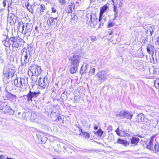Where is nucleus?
<instances>
[{
  "instance_id": "nucleus-61",
  "label": "nucleus",
  "mask_w": 159,
  "mask_h": 159,
  "mask_svg": "<svg viewBox=\"0 0 159 159\" xmlns=\"http://www.w3.org/2000/svg\"><path fill=\"white\" fill-rule=\"evenodd\" d=\"M112 0V1L114 3V2L113 1V0Z\"/></svg>"
},
{
  "instance_id": "nucleus-51",
  "label": "nucleus",
  "mask_w": 159,
  "mask_h": 159,
  "mask_svg": "<svg viewBox=\"0 0 159 159\" xmlns=\"http://www.w3.org/2000/svg\"><path fill=\"white\" fill-rule=\"evenodd\" d=\"M95 39H96V38L95 37H91V40L92 41H93V40L94 41L95 40Z\"/></svg>"
},
{
  "instance_id": "nucleus-16",
  "label": "nucleus",
  "mask_w": 159,
  "mask_h": 159,
  "mask_svg": "<svg viewBox=\"0 0 159 159\" xmlns=\"http://www.w3.org/2000/svg\"><path fill=\"white\" fill-rule=\"evenodd\" d=\"M7 2V3L8 10L9 11V8H12V0H3L2 3L4 7L6 6Z\"/></svg>"
},
{
  "instance_id": "nucleus-54",
  "label": "nucleus",
  "mask_w": 159,
  "mask_h": 159,
  "mask_svg": "<svg viewBox=\"0 0 159 159\" xmlns=\"http://www.w3.org/2000/svg\"><path fill=\"white\" fill-rule=\"evenodd\" d=\"M157 42L158 44H159V36L157 38Z\"/></svg>"
},
{
  "instance_id": "nucleus-62",
  "label": "nucleus",
  "mask_w": 159,
  "mask_h": 159,
  "mask_svg": "<svg viewBox=\"0 0 159 159\" xmlns=\"http://www.w3.org/2000/svg\"><path fill=\"white\" fill-rule=\"evenodd\" d=\"M5 90H6V91H7V89H6V88L5 89Z\"/></svg>"
},
{
  "instance_id": "nucleus-29",
  "label": "nucleus",
  "mask_w": 159,
  "mask_h": 159,
  "mask_svg": "<svg viewBox=\"0 0 159 159\" xmlns=\"http://www.w3.org/2000/svg\"><path fill=\"white\" fill-rule=\"evenodd\" d=\"M94 133L98 136H101L103 133V131L101 129H98L96 132L94 131Z\"/></svg>"
},
{
  "instance_id": "nucleus-44",
  "label": "nucleus",
  "mask_w": 159,
  "mask_h": 159,
  "mask_svg": "<svg viewBox=\"0 0 159 159\" xmlns=\"http://www.w3.org/2000/svg\"><path fill=\"white\" fill-rule=\"evenodd\" d=\"M119 128H117V129L115 130L117 134L118 135H120V133H119Z\"/></svg>"
},
{
  "instance_id": "nucleus-19",
  "label": "nucleus",
  "mask_w": 159,
  "mask_h": 159,
  "mask_svg": "<svg viewBox=\"0 0 159 159\" xmlns=\"http://www.w3.org/2000/svg\"><path fill=\"white\" fill-rule=\"evenodd\" d=\"M87 65L86 63H84L81 66L80 71L81 75L84 74L87 72Z\"/></svg>"
},
{
  "instance_id": "nucleus-52",
  "label": "nucleus",
  "mask_w": 159,
  "mask_h": 159,
  "mask_svg": "<svg viewBox=\"0 0 159 159\" xmlns=\"http://www.w3.org/2000/svg\"><path fill=\"white\" fill-rule=\"evenodd\" d=\"M38 28L37 26H36L35 28V30L36 31V32H38L39 31V30H38Z\"/></svg>"
},
{
  "instance_id": "nucleus-7",
  "label": "nucleus",
  "mask_w": 159,
  "mask_h": 159,
  "mask_svg": "<svg viewBox=\"0 0 159 159\" xmlns=\"http://www.w3.org/2000/svg\"><path fill=\"white\" fill-rule=\"evenodd\" d=\"M108 75L106 71H102L99 72L96 75L98 79V80L103 81L107 79V76Z\"/></svg>"
},
{
  "instance_id": "nucleus-13",
  "label": "nucleus",
  "mask_w": 159,
  "mask_h": 159,
  "mask_svg": "<svg viewBox=\"0 0 159 159\" xmlns=\"http://www.w3.org/2000/svg\"><path fill=\"white\" fill-rule=\"evenodd\" d=\"M154 50L155 47L154 46L150 44L148 45L147 47V51L149 54L153 55L154 54Z\"/></svg>"
},
{
  "instance_id": "nucleus-30",
  "label": "nucleus",
  "mask_w": 159,
  "mask_h": 159,
  "mask_svg": "<svg viewBox=\"0 0 159 159\" xmlns=\"http://www.w3.org/2000/svg\"><path fill=\"white\" fill-rule=\"evenodd\" d=\"M123 111H121L119 114H116V116L117 117H119L120 119H124Z\"/></svg>"
},
{
  "instance_id": "nucleus-22",
  "label": "nucleus",
  "mask_w": 159,
  "mask_h": 159,
  "mask_svg": "<svg viewBox=\"0 0 159 159\" xmlns=\"http://www.w3.org/2000/svg\"><path fill=\"white\" fill-rule=\"evenodd\" d=\"M140 139L138 138L133 137L131 139V143L134 145H137Z\"/></svg>"
},
{
  "instance_id": "nucleus-1",
  "label": "nucleus",
  "mask_w": 159,
  "mask_h": 159,
  "mask_svg": "<svg viewBox=\"0 0 159 159\" xmlns=\"http://www.w3.org/2000/svg\"><path fill=\"white\" fill-rule=\"evenodd\" d=\"M71 67L70 71L71 74L76 72L78 68L80 63V57L78 55H74L71 59Z\"/></svg>"
},
{
  "instance_id": "nucleus-35",
  "label": "nucleus",
  "mask_w": 159,
  "mask_h": 159,
  "mask_svg": "<svg viewBox=\"0 0 159 159\" xmlns=\"http://www.w3.org/2000/svg\"><path fill=\"white\" fill-rule=\"evenodd\" d=\"M154 84L156 88L159 89V79L156 80L154 82Z\"/></svg>"
},
{
  "instance_id": "nucleus-60",
  "label": "nucleus",
  "mask_w": 159,
  "mask_h": 159,
  "mask_svg": "<svg viewBox=\"0 0 159 159\" xmlns=\"http://www.w3.org/2000/svg\"><path fill=\"white\" fill-rule=\"evenodd\" d=\"M6 159H13V158L7 157Z\"/></svg>"
},
{
  "instance_id": "nucleus-33",
  "label": "nucleus",
  "mask_w": 159,
  "mask_h": 159,
  "mask_svg": "<svg viewBox=\"0 0 159 159\" xmlns=\"http://www.w3.org/2000/svg\"><path fill=\"white\" fill-rule=\"evenodd\" d=\"M147 32H150V35H152L154 32L153 28L151 26L149 27L148 29Z\"/></svg>"
},
{
  "instance_id": "nucleus-39",
  "label": "nucleus",
  "mask_w": 159,
  "mask_h": 159,
  "mask_svg": "<svg viewBox=\"0 0 159 159\" xmlns=\"http://www.w3.org/2000/svg\"><path fill=\"white\" fill-rule=\"evenodd\" d=\"M108 27H112L114 25V23L110 20L108 21Z\"/></svg>"
},
{
  "instance_id": "nucleus-25",
  "label": "nucleus",
  "mask_w": 159,
  "mask_h": 159,
  "mask_svg": "<svg viewBox=\"0 0 159 159\" xmlns=\"http://www.w3.org/2000/svg\"><path fill=\"white\" fill-rule=\"evenodd\" d=\"M25 28L24 25L23 24V23L22 21H20L18 22V24L17 25V29L19 30H21L22 31H23Z\"/></svg>"
},
{
  "instance_id": "nucleus-2",
  "label": "nucleus",
  "mask_w": 159,
  "mask_h": 159,
  "mask_svg": "<svg viewBox=\"0 0 159 159\" xmlns=\"http://www.w3.org/2000/svg\"><path fill=\"white\" fill-rule=\"evenodd\" d=\"M86 17L87 18V21L90 27L93 28L97 23V18L95 14L88 13L86 14Z\"/></svg>"
},
{
  "instance_id": "nucleus-12",
  "label": "nucleus",
  "mask_w": 159,
  "mask_h": 159,
  "mask_svg": "<svg viewBox=\"0 0 159 159\" xmlns=\"http://www.w3.org/2000/svg\"><path fill=\"white\" fill-rule=\"evenodd\" d=\"M4 108L3 113L5 114H7L10 115H12L14 114V111L9 106H8L7 104Z\"/></svg>"
},
{
  "instance_id": "nucleus-21",
  "label": "nucleus",
  "mask_w": 159,
  "mask_h": 159,
  "mask_svg": "<svg viewBox=\"0 0 159 159\" xmlns=\"http://www.w3.org/2000/svg\"><path fill=\"white\" fill-rule=\"evenodd\" d=\"M117 142L119 144H122L124 146H126L129 145V143L127 141L123 139H119L117 140Z\"/></svg>"
},
{
  "instance_id": "nucleus-23",
  "label": "nucleus",
  "mask_w": 159,
  "mask_h": 159,
  "mask_svg": "<svg viewBox=\"0 0 159 159\" xmlns=\"http://www.w3.org/2000/svg\"><path fill=\"white\" fill-rule=\"evenodd\" d=\"M25 5L27 9L29 11L32 13L34 12L33 9L32 8V5H30L28 2L25 3Z\"/></svg>"
},
{
  "instance_id": "nucleus-59",
  "label": "nucleus",
  "mask_w": 159,
  "mask_h": 159,
  "mask_svg": "<svg viewBox=\"0 0 159 159\" xmlns=\"http://www.w3.org/2000/svg\"><path fill=\"white\" fill-rule=\"evenodd\" d=\"M84 49V47L83 46L81 47V50H82V49L83 50Z\"/></svg>"
},
{
  "instance_id": "nucleus-41",
  "label": "nucleus",
  "mask_w": 159,
  "mask_h": 159,
  "mask_svg": "<svg viewBox=\"0 0 159 159\" xmlns=\"http://www.w3.org/2000/svg\"><path fill=\"white\" fill-rule=\"evenodd\" d=\"M138 118L142 120V118L143 119L144 118V115L142 113H140L138 115Z\"/></svg>"
},
{
  "instance_id": "nucleus-17",
  "label": "nucleus",
  "mask_w": 159,
  "mask_h": 159,
  "mask_svg": "<svg viewBox=\"0 0 159 159\" xmlns=\"http://www.w3.org/2000/svg\"><path fill=\"white\" fill-rule=\"evenodd\" d=\"M107 20V17L104 16L103 15L101 16L100 15H99L98 20L100 23V27H101V25L103 26L104 23L106 22Z\"/></svg>"
},
{
  "instance_id": "nucleus-55",
  "label": "nucleus",
  "mask_w": 159,
  "mask_h": 159,
  "mask_svg": "<svg viewBox=\"0 0 159 159\" xmlns=\"http://www.w3.org/2000/svg\"><path fill=\"white\" fill-rule=\"evenodd\" d=\"M98 127L97 126H94V129L97 130L98 129Z\"/></svg>"
},
{
  "instance_id": "nucleus-56",
  "label": "nucleus",
  "mask_w": 159,
  "mask_h": 159,
  "mask_svg": "<svg viewBox=\"0 0 159 159\" xmlns=\"http://www.w3.org/2000/svg\"><path fill=\"white\" fill-rule=\"evenodd\" d=\"M28 25H29L28 23H27L26 24V28L27 29L28 28Z\"/></svg>"
},
{
  "instance_id": "nucleus-37",
  "label": "nucleus",
  "mask_w": 159,
  "mask_h": 159,
  "mask_svg": "<svg viewBox=\"0 0 159 159\" xmlns=\"http://www.w3.org/2000/svg\"><path fill=\"white\" fill-rule=\"evenodd\" d=\"M95 70V69L94 68L91 69L89 72V75H93L94 73Z\"/></svg>"
},
{
  "instance_id": "nucleus-53",
  "label": "nucleus",
  "mask_w": 159,
  "mask_h": 159,
  "mask_svg": "<svg viewBox=\"0 0 159 159\" xmlns=\"http://www.w3.org/2000/svg\"><path fill=\"white\" fill-rule=\"evenodd\" d=\"M90 3H93L95 1V0H89Z\"/></svg>"
},
{
  "instance_id": "nucleus-47",
  "label": "nucleus",
  "mask_w": 159,
  "mask_h": 159,
  "mask_svg": "<svg viewBox=\"0 0 159 159\" xmlns=\"http://www.w3.org/2000/svg\"><path fill=\"white\" fill-rule=\"evenodd\" d=\"M147 39H145L143 40V42L144 44H145L147 42Z\"/></svg>"
},
{
  "instance_id": "nucleus-36",
  "label": "nucleus",
  "mask_w": 159,
  "mask_h": 159,
  "mask_svg": "<svg viewBox=\"0 0 159 159\" xmlns=\"http://www.w3.org/2000/svg\"><path fill=\"white\" fill-rule=\"evenodd\" d=\"M154 149L155 152H158L159 153V144H155L154 146Z\"/></svg>"
},
{
  "instance_id": "nucleus-9",
  "label": "nucleus",
  "mask_w": 159,
  "mask_h": 159,
  "mask_svg": "<svg viewBox=\"0 0 159 159\" xmlns=\"http://www.w3.org/2000/svg\"><path fill=\"white\" fill-rule=\"evenodd\" d=\"M58 20L57 16L54 18L51 17H48L47 23L49 25L54 26L57 24Z\"/></svg>"
},
{
  "instance_id": "nucleus-32",
  "label": "nucleus",
  "mask_w": 159,
  "mask_h": 159,
  "mask_svg": "<svg viewBox=\"0 0 159 159\" xmlns=\"http://www.w3.org/2000/svg\"><path fill=\"white\" fill-rule=\"evenodd\" d=\"M40 13H43L45 9V6L43 4H41L40 6Z\"/></svg>"
},
{
  "instance_id": "nucleus-4",
  "label": "nucleus",
  "mask_w": 159,
  "mask_h": 159,
  "mask_svg": "<svg viewBox=\"0 0 159 159\" xmlns=\"http://www.w3.org/2000/svg\"><path fill=\"white\" fill-rule=\"evenodd\" d=\"M40 94V92L39 91L37 92L32 91L30 89L29 93L26 95L24 96L27 99V102L28 103L31 102L32 101V99H34L36 98Z\"/></svg>"
},
{
  "instance_id": "nucleus-43",
  "label": "nucleus",
  "mask_w": 159,
  "mask_h": 159,
  "mask_svg": "<svg viewBox=\"0 0 159 159\" xmlns=\"http://www.w3.org/2000/svg\"><path fill=\"white\" fill-rule=\"evenodd\" d=\"M3 62L4 61L2 55V54H0V63H3Z\"/></svg>"
},
{
  "instance_id": "nucleus-10",
  "label": "nucleus",
  "mask_w": 159,
  "mask_h": 159,
  "mask_svg": "<svg viewBox=\"0 0 159 159\" xmlns=\"http://www.w3.org/2000/svg\"><path fill=\"white\" fill-rule=\"evenodd\" d=\"M41 69L40 66H37L36 65V69L34 70H30L28 73L30 72L32 73L31 76L36 75V76L39 75L41 73Z\"/></svg>"
},
{
  "instance_id": "nucleus-40",
  "label": "nucleus",
  "mask_w": 159,
  "mask_h": 159,
  "mask_svg": "<svg viewBox=\"0 0 159 159\" xmlns=\"http://www.w3.org/2000/svg\"><path fill=\"white\" fill-rule=\"evenodd\" d=\"M59 3L61 5H65L66 4V0H58Z\"/></svg>"
},
{
  "instance_id": "nucleus-50",
  "label": "nucleus",
  "mask_w": 159,
  "mask_h": 159,
  "mask_svg": "<svg viewBox=\"0 0 159 159\" xmlns=\"http://www.w3.org/2000/svg\"><path fill=\"white\" fill-rule=\"evenodd\" d=\"M0 123L1 124H3L2 121V119L1 117H0Z\"/></svg>"
},
{
  "instance_id": "nucleus-28",
  "label": "nucleus",
  "mask_w": 159,
  "mask_h": 159,
  "mask_svg": "<svg viewBox=\"0 0 159 159\" xmlns=\"http://www.w3.org/2000/svg\"><path fill=\"white\" fill-rule=\"evenodd\" d=\"M79 131H81V134H80V135L82 134L83 136L84 137L86 138H89V134L86 133L82 131V129L81 128L79 129Z\"/></svg>"
},
{
  "instance_id": "nucleus-57",
  "label": "nucleus",
  "mask_w": 159,
  "mask_h": 159,
  "mask_svg": "<svg viewBox=\"0 0 159 159\" xmlns=\"http://www.w3.org/2000/svg\"><path fill=\"white\" fill-rule=\"evenodd\" d=\"M21 114V112H18V114H18V116H21V115H20Z\"/></svg>"
},
{
  "instance_id": "nucleus-34",
  "label": "nucleus",
  "mask_w": 159,
  "mask_h": 159,
  "mask_svg": "<svg viewBox=\"0 0 159 159\" xmlns=\"http://www.w3.org/2000/svg\"><path fill=\"white\" fill-rule=\"evenodd\" d=\"M37 117V116L36 114L34 113H32L31 112L30 117L29 118L31 119V120H34L36 119Z\"/></svg>"
},
{
  "instance_id": "nucleus-48",
  "label": "nucleus",
  "mask_w": 159,
  "mask_h": 159,
  "mask_svg": "<svg viewBox=\"0 0 159 159\" xmlns=\"http://www.w3.org/2000/svg\"><path fill=\"white\" fill-rule=\"evenodd\" d=\"M108 33L109 35H111L113 34V31H112V30H111L108 32Z\"/></svg>"
},
{
  "instance_id": "nucleus-6",
  "label": "nucleus",
  "mask_w": 159,
  "mask_h": 159,
  "mask_svg": "<svg viewBox=\"0 0 159 159\" xmlns=\"http://www.w3.org/2000/svg\"><path fill=\"white\" fill-rule=\"evenodd\" d=\"M10 46L13 48H18L19 46L20 41L16 38L14 37H11L10 38Z\"/></svg>"
},
{
  "instance_id": "nucleus-42",
  "label": "nucleus",
  "mask_w": 159,
  "mask_h": 159,
  "mask_svg": "<svg viewBox=\"0 0 159 159\" xmlns=\"http://www.w3.org/2000/svg\"><path fill=\"white\" fill-rule=\"evenodd\" d=\"M51 10L52 12L57 13L58 14V12L57 11V8L56 7H52L51 8Z\"/></svg>"
},
{
  "instance_id": "nucleus-5",
  "label": "nucleus",
  "mask_w": 159,
  "mask_h": 159,
  "mask_svg": "<svg viewBox=\"0 0 159 159\" xmlns=\"http://www.w3.org/2000/svg\"><path fill=\"white\" fill-rule=\"evenodd\" d=\"M27 80L25 78H17L14 80V84L17 87L19 88L22 87L25 85Z\"/></svg>"
},
{
  "instance_id": "nucleus-26",
  "label": "nucleus",
  "mask_w": 159,
  "mask_h": 159,
  "mask_svg": "<svg viewBox=\"0 0 159 159\" xmlns=\"http://www.w3.org/2000/svg\"><path fill=\"white\" fill-rule=\"evenodd\" d=\"M7 104V102H2L0 101V110H2V112H3L4 109V108L6 106Z\"/></svg>"
},
{
  "instance_id": "nucleus-45",
  "label": "nucleus",
  "mask_w": 159,
  "mask_h": 159,
  "mask_svg": "<svg viewBox=\"0 0 159 159\" xmlns=\"http://www.w3.org/2000/svg\"><path fill=\"white\" fill-rule=\"evenodd\" d=\"M122 0H120V4H119V6L120 7H121L123 5V4L122 3Z\"/></svg>"
},
{
  "instance_id": "nucleus-31",
  "label": "nucleus",
  "mask_w": 159,
  "mask_h": 159,
  "mask_svg": "<svg viewBox=\"0 0 159 159\" xmlns=\"http://www.w3.org/2000/svg\"><path fill=\"white\" fill-rule=\"evenodd\" d=\"M71 16V22L72 23L73 22H74V21L73 22V21L76 20L77 18L76 15L74 13L72 14Z\"/></svg>"
},
{
  "instance_id": "nucleus-24",
  "label": "nucleus",
  "mask_w": 159,
  "mask_h": 159,
  "mask_svg": "<svg viewBox=\"0 0 159 159\" xmlns=\"http://www.w3.org/2000/svg\"><path fill=\"white\" fill-rule=\"evenodd\" d=\"M108 8V7L107 5H105L102 7L100 8V11L99 15L101 16L103 15V13L106 11Z\"/></svg>"
},
{
  "instance_id": "nucleus-58",
  "label": "nucleus",
  "mask_w": 159,
  "mask_h": 159,
  "mask_svg": "<svg viewBox=\"0 0 159 159\" xmlns=\"http://www.w3.org/2000/svg\"><path fill=\"white\" fill-rule=\"evenodd\" d=\"M12 96H13V97L15 98H17V97H16V95L12 94Z\"/></svg>"
},
{
  "instance_id": "nucleus-8",
  "label": "nucleus",
  "mask_w": 159,
  "mask_h": 159,
  "mask_svg": "<svg viewBox=\"0 0 159 159\" xmlns=\"http://www.w3.org/2000/svg\"><path fill=\"white\" fill-rule=\"evenodd\" d=\"M48 84L47 78L44 77L43 78L40 77L38 80V84L41 87L44 89L46 86Z\"/></svg>"
},
{
  "instance_id": "nucleus-49",
  "label": "nucleus",
  "mask_w": 159,
  "mask_h": 159,
  "mask_svg": "<svg viewBox=\"0 0 159 159\" xmlns=\"http://www.w3.org/2000/svg\"><path fill=\"white\" fill-rule=\"evenodd\" d=\"M4 156L2 155H1L0 156V159H4Z\"/></svg>"
},
{
  "instance_id": "nucleus-18",
  "label": "nucleus",
  "mask_w": 159,
  "mask_h": 159,
  "mask_svg": "<svg viewBox=\"0 0 159 159\" xmlns=\"http://www.w3.org/2000/svg\"><path fill=\"white\" fill-rule=\"evenodd\" d=\"M24 55V57L23 58H21V60H22L23 59V62L21 61V65L24 66L25 64H26L29 62V59L28 58L27 52H26L25 54L23 53L22 55ZM21 61H22L21 60Z\"/></svg>"
},
{
  "instance_id": "nucleus-38",
  "label": "nucleus",
  "mask_w": 159,
  "mask_h": 159,
  "mask_svg": "<svg viewBox=\"0 0 159 159\" xmlns=\"http://www.w3.org/2000/svg\"><path fill=\"white\" fill-rule=\"evenodd\" d=\"M0 97L3 98V99L4 100H7L8 99V98L7 97H5L2 93V90H1V88L0 87Z\"/></svg>"
},
{
  "instance_id": "nucleus-15",
  "label": "nucleus",
  "mask_w": 159,
  "mask_h": 159,
  "mask_svg": "<svg viewBox=\"0 0 159 159\" xmlns=\"http://www.w3.org/2000/svg\"><path fill=\"white\" fill-rule=\"evenodd\" d=\"M155 135L152 136L149 139L148 144L147 145L146 148L147 149L152 150L153 148V142L154 141V138Z\"/></svg>"
},
{
  "instance_id": "nucleus-3",
  "label": "nucleus",
  "mask_w": 159,
  "mask_h": 159,
  "mask_svg": "<svg viewBox=\"0 0 159 159\" xmlns=\"http://www.w3.org/2000/svg\"><path fill=\"white\" fill-rule=\"evenodd\" d=\"M14 73V70L13 69L10 68L4 67L3 69V80H4L8 79L10 76L12 77Z\"/></svg>"
},
{
  "instance_id": "nucleus-11",
  "label": "nucleus",
  "mask_w": 159,
  "mask_h": 159,
  "mask_svg": "<svg viewBox=\"0 0 159 159\" xmlns=\"http://www.w3.org/2000/svg\"><path fill=\"white\" fill-rule=\"evenodd\" d=\"M31 114V111H24L20 116H19L18 117L21 119L26 120L27 118H29L30 117Z\"/></svg>"
},
{
  "instance_id": "nucleus-27",
  "label": "nucleus",
  "mask_w": 159,
  "mask_h": 159,
  "mask_svg": "<svg viewBox=\"0 0 159 159\" xmlns=\"http://www.w3.org/2000/svg\"><path fill=\"white\" fill-rule=\"evenodd\" d=\"M74 10V6L73 5H69L67 9L66 12L69 13H71Z\"/></svg>"
},
{
  "instance_id": "nucleus-46",
  "label": "nucleus",
  "mask_w": 159,
  "mask_h": 159,
  "mask_svg": "<svg viewBox=\"0 0 159 159\" xmlns=\"http://www.w3.org/2000/svg\"><path fill=\"white\" fill-rule=\"evenodd\" d=\"M114 5V6L113 10L114 12H116V9L117 8V7L116 6H115Z\"/></svg>"
},
{
  "instance_id": "nucleus-20",
  "label": "nucleus",
  "mask_w": 159,
  "mask_h": 159,
  "mask_svg": "<svg viewBox=\"0 0 159 159\" xmlns=\"http://www.w3.org/2000/svg\"><path fill=\"white\" fill-rule=\"evenodd\" d=\"M5 40H3L2 43L4 46L6 47H10V39H8V36L7 35L5 36Z\"/></svg>"
},
{
  "instance_id": "nucleus-14",
  "label": "nucleus",
  "mask_w": 159,
  "mask_h": 159,
  "mask_svg": "<svg viewBox=\"0 0 159 159\" xmlns=\"http://www.w3.org/2000/svg\"><path fill=\"white\" fill-rule=\"evenodd\" d=\"M124 119L126 118L127 119L131 120L133 116V114L130 111H123Z\"/></svg>"
}]
</instances>
